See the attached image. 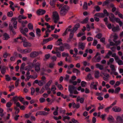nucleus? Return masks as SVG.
Instances as JSON below:
<instances>
[{
  "label": "nucleus",
  "mask_w": 123,
  "mask_h": 123,
  "mask_svg": "<svg viewBox=\"0 0 123 123\" xmlns=\"http://www.w3.org/2000/svg\"><path fill=\"white\" fill-rule=\"evenodd\" d=\"M63 5V4H57V6L59 9L60 14L62 16H65L69 9V7L67 5Z\"/></svg>",
  "instance_id": "1"
},
{
  "label": "nucleus",
  "mask_w": 123,
  "mask_h": 123,
  "mask_svg": "<svg viewBox=\"0 0 123 123\" xmlns=\"http://www.w3.org/2000/svg\"><path fill=\"white\" fill-rule=\"evenodd\" d=\"M76 89V87L73 85H69L68 86V90L70 94H78V92Z\"/></svg>",
  "instance_id": "2"
},
{
  "label": "nucleus",
  "mask_w": 123,
  "mask_h": 123,
  "mask_svg": "<svg viewBox=\"0 0 123 123\" xmlns=\"http://www.w3.org/2000/svg\"><path fill=\"white\" fill-rule=\"evenodd\" d=\"M53 19L54 20V22L56 23L59 19V15L57 12H55L53 13Z\"/></svg>",
  "instance_id": "3"
},
{
  "label": "nucleus",
  "mask_w": 123,
  "mask_h": 123,
  "mask_svg": "<svg viewBox=\"0 0 123 123\" xmlns=\"http://www.w3.org/2000/svg\"><path fill=\"white\" fill-rule=\"evenodd\" d=\"M39 54V53L38 52L33 51L31 53L30 56L31 58H35L38 56Z\"/></svg>",
  "instance_id": "4"
},
{
  "label": "nucleus",
  "mask_w": 123,
  "mask_h": 123,
  "mask_svg": "<svg viewBox=\"0 0 123 123\" xmlns=\"http://www.w3.org/2000/svg\"><path fill=\"white\" fill-rule=\"evenodd\" d=\"M115 17L114 14L112 13H110L109 16V20L113 23L114 22V20Z\"/></svg>",
  "instance_id": "5"
},
{
  "label": "nucleus",
  "mask_w": 123,
  "mask_h": 123,
  "mask_svg": "<svg viewBox=\"0 0 123 123\" xmlns=\"http://www.w3.org/2000/svg\"><path fill=\"white\" fill-rule=\"evenodd\" d=\"M12 23L11 24V23L9 25V29L10 33L12 32L14 35H15L16 34V32L13 28V27L12 25Z\"/></svg>",
  "instance_id": "6"
},
{
  "label": "nucleus",
  "mask_w": 123,
  "mask_h": 123,
  "mask_svg": "<svg viewBox=\"0 0 123 123\" xmlns=\"http://www.w3.org/2000/svg\"><path fill=\"white\" fill-rule=\"evenodd\" d=\"M40 64L38 62H37L36 64L35 65L34 67L35 70L37 72H38L40 70Z\"/></svg>",
  "instance_id": "7"
},
{
  "label": "nucleus",
  "mask_w": 123,
  "mask_h": 123,
  "mask_svg": "<svg viewBox=\"0 0 123 123\" xmlns=\"http://www.w3.org/2000/svg\"><path fill=\"white\" fill-rule=\"evenodd\" d=\"M85 43H84L79 42L78 44V46L79 49H81L82 50L84 49Z\"/></svg>",
  "instance_id": "8"
},
{
  "label": "nucleus",
  "mask_w": 123,
  "mask_h": 123,
  "mask_svg": "<svg viewBox=\"0 0 123 123\" xmlns=\"http://www.w3.org/2000/svg\"><path fill=\"white\" fill-rule=\"evenodd\" d=\"M45 13V11L44 10L40 9L37 11V13L38 15H43Z\"/></svg>",
  "instance_id": "9"
},
{
  "label": "nucleus",
  "mask_w": 123,
  "mask_h": 123,
  "mask_svg": "<svg viewBox=\"0 0 123 123\" xmlns=\"http://www.w3.org/2000/svg\"><path fill=\"white\" fill-rule=\"evenodd\" d=\"M112 110L115 112H119L121 111V108L117 106L114 107L112 108Z\"/></svg>",
  "instance_id": "10"
},
{
  "label": "nucleus",
  "mask_w": 123,
  "mask_h": 123,
  "mask_svg": "<svg viewBox=\"0 0 123 123\" xmlns=\"http://www.w3.org/2000/svg\"><path fill=\"white\" fill-rule=\"evenodd\" d=\"M116 21V22L118 23L120 26H122L123 25V23L122 21L120 20V19L118 18H115L114 20V22Z\"/></svg>",
  "instance_id": "11"
},
{
  "label": "nucleus",
  "mask_w": 123,
  "mask_h": 123,
  "mask_svg": "<svg viewBox=\"0 0 123 123\" xmlns=\"http://www.w3.org/2000/svg\"><path fill=\"white\" fill-rule=\"evenodd\" d=\"M52 81L51 80H50L47 83L45 86V88L46 90H48V89L50 90V88L48 89V87L50 85L52 82Z\"/></svg>",
  "instance_id": "12"
},
{
  "label": "nucleus",
  "mask_w": 123,
  "mask_h": 123,
  "mask_svg": "<svg viewBox=\"0 0 123 123\" xmlns=\"http://www.w3.org/2000/svg\"><path fill=\"white\" fill-rule=\"evenodd\" d=\"M32 51V49L31 48H27L23 50V53L24 54H27L30 52Z\"/></svg>",
  "instance_id": "13"
},
{
  "label": "nucleus",
  "mask_w": 123,
  "mask_h": 123,
  "mask_svg": "<svg viewBox=\"0 0 123 123\" xmlns=\"http://www.w3.org/2000/svg\"><path fill=\"white\" fill-rule=\"evenodd\" d=\"M80 24L79 23L77 24L74 26V27L73 28L72 31L74 32H75L80 27Z\"/></svg>",
  "instance_id": "14"
},
{
  "label": "nucleus",
  "mask_w": 123,
  "mask_h": 123,
  "mask_svg": "<svg viewBox=\"0 0 123 123\" xmlns=\"http://www.w3.org/2000/svg\"><path fill=\"white\" fill-rule=\"evenodd\" d=\"M119 27L118 25L117 26L115 27L114 25H113L112 30L113 32H115L119 30Z\"/></svg>",
  "instance_id": "15"
},
{
  "label": "nucleus",
  "mask_w": 123,
  "mask_h": 123,
  "mask_svg": "<svg viewBox=\"0 0 123 123\" xmlns=\"http://www.w3.org/2000/svg\"><path fill=\"white\" fill-rule=\"evenodd\" d=\"M94 17L97 16L101 18H104V15L103 14V13H96L94 15Z\"/></svg>",
  "instance_id": "16"
},
{
  "label": "nucleus",
  "mask_w": 123,
  "mask_h": 123,
  "mask_svg": "<svg viewBox=\"0 0 123 123\" xmlns=\"http://www.w3.org/2000/svg\"><path fill=\"white\" fill-rule=\"evenodd\" d=\"M24 47L27 48L30 47L31 46V43L27 42H26L23 43Z\"/></svg>",
  "instance_id": "17"
},
{
  "label": "nucleus",
  "mask_w": 123,
  "mask_h": 123,
  "mask_svg": "<svg viewBox=\"0 0 123 123\" xmlns=\"http://www.w3.org/2000/svg\"><path fill=\"white\" fill-rule=\"evenodd\" d=\"M84 98H80V96H78L77 98V102H79L80 101V103H82L84 102Z\"/></svg>",
  "instance_id": "18"
},
{
  "label": "nucleus",
  "mask_w": 123,
  "mask_h": 123,
  "mask_svg": "<svg viewBox=\"0 0 123 123\" xmlns=\"http://www.w3.org/2000/svg\"><path fill=\"white\" fill-rule=\"evenodd\" d=\"M19 98L20 97H18L17 96H15L13 97L12 100L14 102L15 104L18 101V100Z\"/></svg>",
  "instance_id": "19"
},
{
  "label": "nucleus",
  "mask_w": 123,
  "mask_h": 123,
  "mask_svg": "<svg viewBox=\"0 0 123 123\" xmlns=\"http://www.w3.org/2000/svg\"><path fill=\"white\" fill-rule=\"evenodd\" d=\"M117 121L120 123H123V119L120 116H118L117 118Z\"/></svg>",
  "instance_id": "20"
},
{
  "label": "nucleus",
  "mask_w": 123,
  "mask_h": 123,
  "mask_svg": "<svg viewBox=\"0 0 123 123\" xmlns=\"http://www.w3.org/2000/svg\"><path fill=\"white\" fill-rule=\"evenodd\" d=\"M53 39V38L52 37H49L46 39H44L43 40V42L44 43H45L49 41L52 40Z\"/></svg>",
  "instance_id": "21"
},
{
  "label": "nucleus",
  "mask_w": 123,
  "mask_h": 123,
  "mask_svg": "<svg viewBox=\"0 0 123 123\" xmlns=\"http://www.w3.org/2000/svg\"><path fill=\"white\" fill-rule=\"evenodd\" d=\"M4 40H7L9 38H10L9 35L6 33H5L4 34Z\"/></svg>",
  "instance_id": "22"
},
{
  "label": "nucleus",
  "mask_w": 123,
  "mask_h": 123,
  "mask_svg": "<svg viewBox=\"0 0 123 123\" xmlns=\"http://www.w3.org/2000/svg\"><path fill=\"white\" fill-rule=\"evenodd\" d=\"M36 33L37 36L40 37L41 35L40 33L41 32V30L39 28H37L36 30Z\"/></svg>",
  "instance_id": "23"
},
{
  "label": "nucleus",
  "mask_w": 123,
  "mask_h": 123,
  "mask_svg": "<svg viewBox=\"0 0 123 123\" xmlns=\"http://www.w3.org/2000/svg\"><path fill=\"white\" fill-rule=\"evenodd\" d=\"M2 67L1 72L2 74H4L6 72V67L4 66H3Z\"/></svg>",
  "instance_id": "24"
},
{
  "label": "nucleus",
  "mask_w": 123,
  "mask_h": 123,
  "mask_svg": "<svg viewBox=\"0 0 123 123\" xmlns=\"http://www.w3.org/2000/svg\"><path fill=\"white\" fill-rule=\"evenodd\" d=\"M45 83L46 81H44V80H41L39 82L38 85L40 86H42L43 85V84H45Z\"/></svg>",
  "instance_id": "25"
},
{
  "label": "nucleus",
  "mask_w": 123,
  "mask_h": 123,
  "mask_svg": "<svg viewBox=\"0 0 123 123\" xmlns=\"http://www.w3.org/2000/svg\"><path fill=\"white\" fill-rule=\"evenodd\" d=\"M99 72L98 71H95L94 74L95 77L97 79L99 77Z\"/></svg>",
  "instance_id": "26"
},
{
  "label": "nucleus",
  "mask_w": 123,
  "mask_h": 123,
  "mask_svg": "<svg viewBox=\"0 0 123 123\" xmlns=\"http://www.w3.org/2000/svg\"><path fill=\"white\" fill-rule=\"evenodd\" d=\"M73 72L74 73H76L77 74H80V71L78 70L76 68H73Z\"/></svg>",
  "instance_id": "27"
},
{
  "label": "nucleus",
  "mask_w": 123,
  "mask_h": 123,
  "mask_svg": "<svg viewBox=\"0 0 123 123\" xmlns=\"http://www.w3.org/2000/svg\"><path fill=\"white\" fill-rule=\"evenodd\" d=\"M103 14L104 15V17L105 16H109V13L107 12L106 9H104L103 10Z\"/></svg>",
  "instance_id": "28"
},
{
  "label": "nucleus",
  "mask_w": 123,
  "mask_h": 123,
  "mask_svg": "<svg viewBox=\"0 0 123 123\" xmlns=\"http://www.w3.org/2000/svg\"><path fill=\"white\" fill-rule=\"evenodd\" d=\"M101 60V57L100 56H99L96 59H93V61L94 62H99Z\"/></svg>",
  "instance_id": "29"
},
{
  "label": "nucleus",
  "mask_w": 123,
  "mask_h": 123,
  "mask_svg": "<svg viewBox=\"0 0 123 123\" xmlns=\"http://www.w3.org/2000/svg\"><path fill=\"white\" fill-rule=\"evenodd\" d=\"M73 107L74 108H79L80 106L79 104H75L74 103H73Z\"/></svg>",
  "instance_id": "30"
},
{
  "label": "nucleus",
  "mask_w": 123,
  "mask_h": 123,
  "mask_svg": "<svg viewBox=\"0 0 123 123\" xmlns=\"http://www.w3.org/2000/svg\"><path fill=\"white\" fill-rule=\"evenodd\" d=\"M107 119L110 123L113 122L114 120L113 118L111 116L108 117Z\"/></svg>",
  "instance_id": "31"
},
{
  "label": "nucleus",
  "mask_w": 123,
  "mask_h": 123,
  "mask_svg": "<svg viewBox=\"0 0 123 123\" xmlns=\"http://www.w3.org/2000/svg\"><path fill=\"white\" fill-rule=\"evenodd\" d=\"M88 19H89L87 17L84 20L80 23L83 24L86 23L88 22Z\"/></svg>",
  "instance_id": "32"
},
{
  "label": "nucleus",
  "mask_w": 123,
  "mask_h": 123,
  "mask_svg": "<svg viewBox=\"0 0 123 123\" xmlns=\"http://www.w3.org/2000/svg\"><path fill=\"white\" fill-rule=\"evenodd\" d=\"M63 45L67 49H70V47L69 44L65 43L63 44Z\"/></svg>",
  "instance_id": "33"
},
{
  "label": "nucleus",
  "mask_w": 123,
  "mask_h": 123,
  "mask_svg": "<svg viewBox=\"0 0 123 123\" xmlns=\"http://www.w3.org/2000/svg\"><path fill=\"white\" fill-rule=\"evenodd\" d=\"M5 77V80L6 81H9L11 80V78L7 74L6 75Z\"/></svg>",
  "instance_id": "34"
},
{
  "label": "nucleus",
  "mask_w": 123,
  "mask_h": 123,
  "mask_svg": "<svg viewBox=\"0 0 123 123\" xmlns=\"http://www.w3.org/2000/svg\"><path fill=\"white\" fill-rule=\"evenodd\" d=\"M28 22L26 20L25 21H23L22 22V25L23 27H24L25 26V25L27 24Z\"/></svg>",
  "instance_id": "35"
},
{
  "label": "nucleus",
  "mask_w": 123,
  "mask_h": 123,
  "mask_svg": "<svg viewBox=\"0 0 123 123\" xmlns=\"http://www.w3.org/2000/svg\"><path fill=\"white\" fill-rule=\"evenodd\" d=\"M7 16L9 17H12L13 16V12L12 11H10L7 12Z\"/></svg>",
  "instance_id": "36"
},
{
  "label": "nucleus",
  "mask_w": 123,
  "mask_h": 123,
  "mask_svg": "<svg viewBox=\"0 0 123 123\" xmlns=\"http://www.w3.org/2000/svg\"><path fill=\"white\" fill-rule=\"evenodd\" d=\"M112 54V52L111 51H109L107 55H106L105 57L107 58H109V57L108 56V55H109V56H110Z\"/></svg>",
  "instance_id": "37"
},
{
  "label": "nucleus",
  "mask_w": 123,
  "mask_h": 123,
  "mask_svg": "<svg viewBox=\"0 0 123 123\" xmlns=\"http://www.w3.org/2000/svg\"><path fill=\"white\" fill-rule=\"evenodd\" d=\"M25 65V63H23L21 65L20 67V70L21 71H22Z\"/></svg>",
  "instance_id": "38"
},
{
  "label": "nucleus",
  "mask_w": 123,
  "mask_h": 123,
  "mask_svg": "<svg viewBox=\"0 0 123 123\" xmlns=\"http://www.w3.org/2000/svg\"><path fill=\"white\" fill-rule=\"evenodd\" d=\"M20 30L21 33L23 34L24 35L26 36H27L26 34L24 32V31L23 30V29L22 28H20Z\"/></svg>",
  "instance_id": "39"
},
{
  "label": "nucleus",
  "mask_w": 123,
  "mask_h": 123,
  "mask_svg": "<svg viewBox=\"0 0 123 123\" xmlns=\"http://www.w3.org/2000/svg\"><path fill=\"white\" fill-rule=\"evenodd\" d=\"M120 90V88L119 87H118L115 89L114 92L115 93H118Z\"/></svg>",
  "instance_id": "40"
},
{
  "label": "nucleus",
  "mask_w": 123,
  "mask_h": 123,
  "mask_svg": "<svg viewBox=\"0 0 123 123\" xmlns=\"http://www.w3.org/2000/svg\"><path fill=\"white\" fill-rule=\"evenodd\" d=\"M57 0H51L50 1V4L52 6H53L55 4V3Z\"/></svg>",
  "instance_id": "41"
},
{
  "label": "nucleus",
  "mask_w": 123,
  "mask_h": 123,
  "mask_svg": "<svg viewBox=\"0 0 123 123\" xmlns=\"http://www.w3.org/2000/svg\"><path fill=\"white\" fill-rule=\"evenodd\" d=\"M83 9H87V3L86 2L84 3V4L83 6Z\"/></svg>",
  "instance_id": "42"
},
{
  "label": "nucleus",
  "mask_w": 123,
  "mask_h": 123,
  "mask_svg": "<svg viewBox=\"0 0 123 123\" xmlns=\"http://www.w3.org/2000/svg\"><path fill=\"white\" fill-rule=\"evenodd\" d=\"M50 57V55L49 54H48L46 55H45V58L44 59V60L46 61L47 60H48L49 59Z\"/></svg>",
  "instance_id": "43"
},
{
  "label": "nucleus",
  "mask_w": 123,
  "mask_h": 123,
  "mask_svg": "<svg viewBox=\"0 0 123 123\" xmlns=\"http://www.w3.org/2000/svg\"><path fill=\"white\" fill-rule=\"evenodd\" d=\"M74 31H71V32H70V35H69V38L70 39H71L73 38V35H74Z\"/></svg>",
  "instance_id": "44"
},
{
  "label": "nucleus",
  "mask_w": 123,
  "mask_h": 123,
  "mask_svg": "<svg viewBox=\"0 0 123 123\" xmlns=\"http://www.w3.org/2000/svg\"><path fill=\"white\" fill-rule=\"evenodd\" d=\"M28 28L29 29L32 30L33 28V25L31 23H29L28 24Z\"/></svg>",
  "instance_id": "45"
},
{
  "label": "nucleus",
  "mask_w": 123,
  "mask_h": 123,
  "mask_svg": "<svg viewBox=\"0 0 123 123\" xmlns=\"http://www.w3.org/2000/svg\"><path fill=\"white\" fill-rule=\"evenodd\" d=\"M42 116H47L49 114V112H46L45 111H42Z\"/></svg>",
  "instance_id": "46"
},
{
  "label": "nucleus",
  "mask_w": 123,
  "mask_h": 123,
  "mask_svg": "<svg viewBox=\"0 0 123 123\" xmlns=\"http://www.w3.org/2000/svg\"><path fill=\"white\" fill-rule=\"evenodd\" d=\"M17 21H14L13 24V27L14 28L16 29L17 28Z\"/></svg>",
  "instance_id": "47"
},
{
  "label": "nucleus",
  "mask_w": 123,
  "mask_h": 123,
  "mask_svg": "<svg viewBox=\"0 0 123 123\" xmlns=\"http://www.w3.org/2000/svg\"><path fill=\"white\" fill-rule=\"evenodd\" d=\"M55 64L54 62H52L50 63L49 64V67L51 68H53L54 67V66L55 65Z\"/></svg>",
  "instance_id": "48"
},
{
  "label": "nucleus",
  "mask_w": 123,
  "mask_h": 123,
  "mask_svg": "<svg viewBox=\"0 0 123 123\" xmlns=\"http://www.w3.org/2000/svg\"><path fill=\"white\" fill-rule=\"evenodd\" d=\"M94 8L95 9L96 11H99L100 10V8L98 6H95L94 7Z\"/></svg>",
  "instance_id": "49"
},
{
  "label": "nucleus",
  "mask_w": 123,
  "mask_h": 123,
  "mask_svg": "<svg viewBox=\"0 0 123 123\" xmlns=\"http://www.w3.org/2000/svg\"><path fill=\"white\" fill-rule=\"evenodd\" d=\"M110 68H111V70L112 71H116L114 66V65L111 64L110 66Z\"/></svg>",
  "instance_id": "50"
},
{
  "label": "nucleus",
  "mask_w": 123,
  "mask_h": 123,
  "mask_svg": "<svg viewBox=\"0 0 123 123\" xmlns=\"http://www.w3.org/2000/svg\"><path fill=\"white\" fill-rule=\"evenodd\" d=\"M86 84V82L84 81H82L81 83V85L82 87H85Z\"/></svg>",
  "instance_id": "51"
},
{
  "label": "nucleus",
  "mask_w": 123,
  "mask_h": 123,
  "mask_svg": "<svg viewBox=\"0 0 123 123\" xmlns=\"http://www.w3.org/2000/svg\"><path fill=\"white\" fill-rule=\"evenodd\" d=\"M12 104L10 102H8L6 104V106L8 107H10L11 106Z\"/></svg>",
  "instance_id": "52"
},
{
  "label": "nucleus",
  "mask_w": 123,
  "mask_h": 123,
  "mask_svg": "<svg viewBox=\"0 0 123 123\" xmlns=\"http://www.w3.org/2000/svg\"><path fill=\"white\" fill-rule=\"evenodd\" d=\"M117 62L119 65H121L123 64V62L121 60H119L118 61H117Z\"/></svg>",
  "instance_id": "53"
},
{
  "label": "nucleus",
  "mask_w": 123,
  "mask_h": 123,
  "mask_svg": "<svg viewBox=\"0 0 123 123\" xmlns=\"http://www.w3.org/2000/svg\"><path fill=\"white\" fill-rule=\"evenodd\" d=\"M62 56L63 57L67 56V57L69 56V54L68 53H66L65 52H63L62 53Z\"/></svg>",
  "instance_id": "54"
},
{
  "label": "nucleus",
  "mask_w": 123,
  "mask_h": 123,
  "mask_svg": "<svg viewBox=\"0 0 123 123\" xmlns=\"http://www.w3.org/2000/svg\"><path fill=\"white\" fill-rule=\"evenodd\" d=\"M18 18H19L21 19H26V18L27 17L25 16L24 17L23 15H20L18 16Z\"/></svg>",
  "instance_id": "55"
},
{
  "label": "nucleus",
  "mask_w": 123,
  "mask_h": 123,
  "mask_svg": "<svg viewBox=\"0 0 123 123\" xmlns=\"http://www.w3.org/2000/svg\"><path fill=\"white\" fill-rule=\"evenodd\" d=\"M39 101L40 103H42L45 101V99L44 98H42L39 99Z\"/></svg>",
  "instance_id": "56"
},
{
  "label": "nucleus",
  "mask_w": 123,
  "mask_h": 123,
  "mask_svg": "<svg viewBox=\"0 0 123 123\" xmlns=\"http://www.w3.org/2000/svg\"><path fill=\"white\" fill-rule=\"evenodd\" d=\"M56 90V88L54 85H53L52 86L51 88V90L52 91H54Z\"/></svg>",
  "instance_id": "57"
},
{
  "label": "nucleus",
  "mask_w": 123,
  "mask_h": 123,
  "mask_svg": "<svg viewBox=\"0 0 123 123\" xmlns=\"http://www.w3.org/2000/svg\"><path fill=\"white\" fill-rule=\"evenodd\" d=\"M14 109L16 110V111L15 112V114H18L19 112V109L17 107H15Z\"/></svg>",
  "instance_id": "58"
},
{
  "label": "nucleus",
  "mask_w": 123,
  "mask_h": 123,
  "mask_svg": "<svg viewBox=\"0 0 123 123\" xmlns=\"http://www.w3.org/2000/svg\"><path fill=\"white\" fill-rule=\"evenodd\" d=\"M31 89V95H33L35 92V89L33 87H32Z\"/></svg>",
  "instance_id": "59"
},
{
  "label": "nucleus",
  "mask_w": 123,
  "mask_h": 123,
  "mask_svg": "<svg viewBox=\"0 0 123 123\" xmlns=\"http://www.w3.org/2000/svg\"><path fill=\"white\" fill-rule=\"evenodd\" d=\"M120 83V82L119 81H117L116 82L115 85L114 86V87L115 88H116L117 86H118L119 85Z\"/></svg>",
  "instance_id": "60"
},
{
  "label": "nucleus",
  "mask_w": 123,
  "mask_h": 123,
  "mask_svg": "<svg viewBox=\"0 0 123 123\" xmlns=\"http://www.w3.org/2000/svg\"><path fill=\"white\" fill-rule=\"evenodd\" d=\"M87 40L89 42L92 41L93 40V38L91 37H88L87 38Z\"/></svg>",
  "instance_id": "61"
},
{
  "label": "nucleus",
  "mask_w": 123,
  "mask_h": 123,
  "mask_svg": "<svg viewBox=\"0 0 123 123\" xmlns=\"http://www.w3.org/2000/svg\"><path fill=\"white\" fill-rule=\"evenodd\" d=\"M111 106H110L109 107H107V108H106L105 110V112H109V110L111 108Z\"/></svg>",
  "instance_id": "62"
},
{
  "label": "nucleus",
  "mask_w": 123,
  "mask_h": 123,
  "mask_svg": "<svg viewBox=\"0 0 123 123\" xmlns=\"http://www.w3.org/2000/svg\"><path fill=\"white\" fill-rule=\"evenodd\" d=\"M16 58L14 56H13L10 58V60L11 61H15Z\"/></svg>",
  "instance_id": "63"
},
{
  "label": "nucleus",
  "mask_w": 123,
  "mask_h": 123,
  "mask_svg": "<svg viewBox=\"0 0 123 123\" xmlns=\"http://www.w3.org/2000/svg\"><path fill=\"white\" fill-rule=\"evenodd\" d=\"M72 121L73 123H79L77 120H75L74 118L72 119Z\"/></svg>",
  "instance_id": "64"
}]
</instances>
